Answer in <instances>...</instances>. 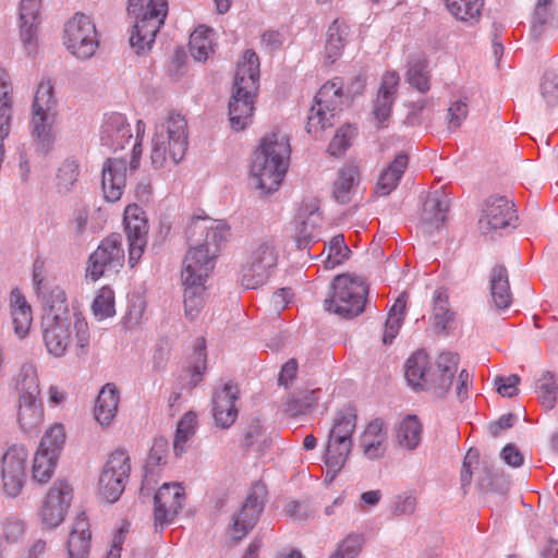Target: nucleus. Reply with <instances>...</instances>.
<instances>
[{
	"instance_id": "39",
	"label": "nucleus",
	"mask_w": 558,
	"mask_h": 558,
	"mask_svg": "<svg viewBox=\"0 0 558 558\" xmlns=\"http://www.w3.org/2000/svg\"><path fill=\"white\" fill-rule=\"evenodd\" d=\"M423 427L415 415L405 416L397 426L396 438L399 447L412 451L422 440Z\"/></svg>"
},
{
	"instance_id": "43",
	"label": "nucleus",
	"mask_w": 558,
	"mask_h": 558,
	"mask_svg": "<svg viewBox=\"0 0 558 558\" xmlns=\"http://www.w3.org/2000/svg\"><path fill=\"white\" fill-rule=\"evenodd\" d=\"M449 12L462 22L477 23L484 5L483 0H445Z\"/></svg>"
},
{
	"instance_id": "7",
	"label": "nucleus",
	"mask_w": 558,
	"mask_h": 558,
	"mask_svg": "<svg viewBox=\"0 0 558 558\" xmlns=\"http://www.w3.org/2000/svg\"><path fill=\"white\" fill-rule=\"evenodd\" d=\"M16 389L20 396L17 423L24 433H33L44 421L38 376L33 365L22 366L16 378Z\"/></svg>"
},
{
	"instance_id": "24",
	"label": "nucleus",
	"mask_w": 558,
	"mask_h": 558,
	"mask_svg": "<svg viewBox=\"0 0 558 558\" xmlns=\"http://www.w3.org/2000/svg\"><path fill=\"white\" fill-rule=\"evenodd\" d=\"M517 219L514 204L511 201L505 196H490L485 203L480 227L484 232L515 228Z\"/></svg>"
},
{
	"instance_id": "5",
	"label": "nucleus",
	"mask_w": 558,
	"mask_h": 558,
	"mask_svg": "<svg viewBox=\"0 0 558 558\" xmlns=\"http://www.w3.org/2000/svg\"><path fill=\"white\" fill-rule=\"evenodd\" d=\"M187 149V123L183 116L171 113L167 121L156 126L151 141L150 159L156 169L168 161L177 165Z\"/></svg>"
},
{
	"instance_id": "34",
	"label": "nucleus",
	"mask_w": 558,
	"mask_h": 558,
	"mask_svg": "<svg viewBox=\"0 0 558 558\" xmlns=\"http://www.w3.org/2000/svg\"><path fill=\"white\" fill-rule=\"evenodd\" d=\"M407 167V155H397L396 158L381 171L375 189L376 194L380 196L389 195L399 184Z\"/></svg>"
},
{
	"instance_id": "32",
	"label": "nucleus",
	"mask_w": 558,
	"mask_h": 558,
	"mask_svg": "<svg viewBox=\"0 0 558 558\" xmlns=\"http://www.w3.org/2000/svg\"><path fill=\"white\" fill-rule=\"evenodd\" d=\"M360 183V171L353 163L344 165L338 172L333 182L332 195L340 204L351 202Z\"/></svg>"
},
{
	"instance_id": "44",
	"label": "nucleus",
	"mask_w": 558,
	"mask_h": 558,
	"mask_svg": "<svg viewBox=\"0 0 558 558\" xmlns=\"http://www.w3.org/2000/svg\"><path fill=\"white\" fill-rule=\"evenodd\" d=\"M197 416L194 412H186L178 422L177 432L173 440V450L175 456H181L187 449V442L196 433Z\"/></svg>"
},
{
	"instance_id": "41",
	"label": "nucleus",
	"mask_w": 558,
	"mask_h": 558,
	"mask_svg": "<svg viewBox=\"0 0 558 558\" xmlns=\"http://www.w3.org/2000/svg\"><path fill=\"white\" fill-rule=\"evenodd\" d=\"M349 36V26L342 20H335L327 32L326 59L333 63L341 54Z\"/></svg>"
},
{
	"instance_id": "57",
	"label": "nucleus",
	"mask_w": 558,
	"mask_h": 558,
	"mask_svg": "<svg viewBox=\"0 0 558 558\" xmlns=\"http://www.w3.org/2000/svg\"><path fill=\"white\" fill-rule=\"evenodd\" d=\"M95 315L102 318L110 317L114 314V298L110 288L100 289L93 303Z\"/></svg>"
},
{
	"instance_id": "14",
	"label": "nucleus",
	"mask_w": 558,
	"mask_h": 558,
	"mask_svg": "<svg viewBox=\"0 0 558 558\" xmlns=\"http://www.w3.org/2000/svg\"><path fill=\"white\" fill-rule=\"evenodd\" d=\"M124 260L122 235L111 233L102 239L97 248L89 255L86 278L95 282L104 276L118 274L123 267Z\"/></svg>"
},
{
	"instance_id": "60",
	"label": "nucleus",
	"mask_w": 558,
	"mask_h": 558,
	"mask_svg": "<svg viewBox=\"0 0 558 558\" xmlns=\"http://www.w3.org/2000/svg\"><path fill=\"white\" fill-rule=\"evenodd\" d=\"M25 533V523L22 519L9 515L3 521V536L10 543L17 542Z\"/></svg>"
},
{
	"instance_id": "27",
	"label": "nucleus",
	"mask_w": 558,
	"mask_h": 558,
	"mask_svg": "<svg viewBox=\"0 0 558 558\" xmlns=\"http://www.w3.org/2000/svg\"><path fill=\"white\" fill-rule=\"evenodd\" d=\"M399 75L396 72H387L381 80L377 97L374 101L373 114L377 125L386 126L389 120L391 109L396 100V94L399 85Z\"/></svg>"
},
{
	"instance_id": "26",
	"label": "nucleus",
	"mask_w": 558,
	"mask_h": 558,
	"mask_svg": "<svg viewBox=\"0 0 558 558\" xmlns=\"http://www.w3.org/2000/svg\"><path fill=\"white\" fill-rule=\"evenodd\" d=\"M238 398L239 388L231 381L215 390L213 395V415L217 425L228 428L235 422L239 414L235 407Z\"/></svg>"
},
{
	"instance_id": "38",
	"label": "nucleus",
	"mask_w": 558,
	"mask_h": 558,
	"mask_svg": "<svg viewBox=\"0 0 558 558\" xmlns=\"http://www.w3.org/2000/svg\"><path fill=\"white\" fill-rule=\"evenodd\" d=\"M12 83L9 73L0 69V138H5L10 133L12 118Z\"/></svg>"
},
{
	"instance_id": "25",
	"label": "nucleus",
	"mask_w": 558,
	"mask_h": 558,
	"mask_svg": "<svg viewBox=\"0 0 558 558\" xmlns=\"http://www.w3.org/2000/svg\"><path fill=\"white\" fill-rule=\"evenodd\" d=\"M99 137L101 145L114 151L123 149L132 138L131 125L125 116L119 112L105 114Z\"/></svg>"
},
{
	"instance_id": "20",
	"label": "nucleus",
	"mask_w": 558,
	"mask_h": 558,
	"mask_svg": "<svg viewBox=\"0 0 558 558\" xmlns=\"http://www.w3.org/2000/svg\"><path fill=\"white\" fill-rule=\"evenodd\" d=\"M266 495L267 490L264 484L256 483L252 486L233 519L231 531L234 539H242L256 525L264 510Z\"/></svg>"
},
{
	"instance_id": "33",
	"label": "nucleus",
	"mask_w": 558,
	"mask_h": 558,
	"mask_svg": "<svg viewBox=\"0 0 558 558\" xmlns=\"http://www.w3.org/2000/svg\"><path fill=\"white\" fill-rule=\"evenodd\" d=\"M119 404V391L113 384H106L100 390L95 405V418L102 426H108L116 417Z\"/></svg>"
},
{
	"instance_id": "28",
	"label": "nucleus",
	"mask_w": 558,
	"mask_h": 558,
	"mask_svg": "<svg viewBox=\"0 0 558 558\" xmlns=\"http://www.w3.org/2000/svg\"><path fill=\"white\" fill-rule=\"evenodd\" d=\"M92 533L85 512L78 513L72 524L66 543L68 558H88Z\"/></svg>"
},
{
	"instance_id": "46",
	"label": "nucleus",
	"mask_w": 558,
	"mask_h": 558,
	"mask_svg": "<svg viewBox=\"0 0 558 558\" xmlns=\"http://www.w3.org/2000/svg\"><path fill=\"white\" fill-rule=\"evenodd\" d=\"M213 31L199 26L190 36V52L191 56L197 61H205L209 57L213 50Z\"/></svg>"
},
{
	"instance_id": "52",
	"label": "nucleus",
	"mask_w": 558,
	"mask_h": 558,
	"mask_svg": "<svg viewBox=\"0 0 558 558\" xmlns=\"http://www.w3.org/2000/svg\"><path fill=\"white\" fill-rule=\"evenodd\" d=\"M538 399L546 410H551L556 404L557 387L554 375L545 373L538 380Z\"/></svg>"
},
{
	"instance_id": "6",
	"label": "nucleus",
	"mask_w": 558,
	"mask_h": 558,
	"mask_svg": "<svg viewBox=\"0 0 558 558\" xmlns=\"http://www.w3.org/2000/svg\"><path fill=\"white\" fill-rule=\"evenodd\" d=\"M128 11L136 17L130 45L136 54L146 53L151 49L155 37L165 23L168 3L166 0H148L144 5L141 0H130Z\"/></svg>"
},
{
	"instance_id": "50",
	"label": "nucleus",
	"mask_w": 558,
	"mask_h": 558,
	"mask_svg": "<svg viewBox=\"0 0 558 558\" xmlns=\"http://www.w3.org/2000/svg\"><path fill=\"white\" fill-rule=\"evenodd\" d=\"M351 448L349 446H342L338 444L327 442L326 453H325V463L327 466V475L332 472L330 480H332L336 474L343 468L345 461L351 452Z\"/></svg>"
},
{
	"instance_id": "55",
	"label": "nucleus",
	"mask_w": 558,
	"mask_h": 558,
	"mask_svg": "<svg viewBox=\"0 0 558 558\" xmlns=\"http://www.w3.org/2000/svg\"><path fill=\"white\" fill-rule=\"evenodd\" d=\"M451 319L452 313L448 307V296L444 291L438 290L434 302V324L440 330H445Z\"/></svg>"
},
{
	"instance_id": "11",
	"label": "nucleus",
	"mask_w": 558,
	"mask_h": 558,
	"mask_svg": "<svg viewBox=\"0 0 558 558\" xmlns=\"http://www.w3.org/2000/svg\"><path fill=\"white\" fill-rule=\"evenodd\" d=\"M44 342L48 352L57 357L63 356L71 344H74L76 355L87 353L89 345V330L85 320V341H81V335L72 318L43 320Z\"/></svg>"
},
{
	"instance_id": "61",
	"label": "nucleus",
	"mask_w": 558,
	"mask_h": 558,
	"mask_svg": "<svg viewBox=\"0 0 558 558\" xmlns=\"http://www.w3.org/2000/svg\"><path fill=\"white\" fill-rule=\"evenodd\" d=\"M468 112L469 107L465 99H458L453 101L448 109L449 126L452 129H458L466 119Z\"/></svg>"
},
{
	"instance_id": "35",
	"label": "nucleus",
	"mask_w": 558,
	"mask_h": 558,
	"mask_svg": "<svg viewBox=\"0 0 558 558\" xmlns=\"http://www.w3.org/2000/svg\"><path fill=\"white\" fill-rule=\"evenodd\" d=\"M490 295L498 310H506L512 303L508 271L505 266L497 265L490 272Z\"/></svg>"
},
{
	"instance_id": "2",
	"label": "nucleus",
	"mask_w": 558,
	"mask_h": 558,
	"mask_svg": "<svg viewBox=\"0 0 558 558\" xmlns=\"http://www.w3.org/2000/svg\"><path fill=\"white\" fill-rule=\"evenodd\" d=\"M230 236V228L222 220L209 217L193 218L186 229L189 250L185 254L183 265L187 266V259L193 257L198 271L210 274L215 267V260L220 254L222 246Z\"/></svg>"
},
{
	"instance_id": "56",
	"label": "nucleus",
	"mask_w": 558,
	"mask_h": 558,
	"mask_svg": "<svg viewBox=\"0 0 558 558\" xmlns=\"http://www.w3.org/2000/svg\"><path fill=\"white\" fill-rule=\"evenodd\" d=\"M65 441V433L62 425H54L49 430L46 432L43 437L39 449H44L45 451H52L53 453L59 456V451L62 445Z\"/></svg>"
},
{
	"instance_id": "13",
	"label": "nucleus",
	"mask_w": 558,
	"mask_h": 558,
	"mask_svg": "<svg viewBox=\"0 0 558 558\" xmlns=\"http://www.w3.org/2000/svg\"><path fill=\"white\" fill-rule=\"evenodd\" d=\"M64 45L77 59L92 58L99 47L98 32L90 16L74 13L64 24Z\"/></svg>"
},
{
	"instance_id": "3",
	"label": "nucleus",
	"mask_w": 558,
	"mask_h": 558,
	"mask_svg": "<svg viewBox=\"0 0 558 558\" xmlns=\"http://www.w3.org/2000/svg\"><path fill=\"white\" fill-rule=\"evenodd\" d=\"M259 59L253 50H246L235 73L229 102L231 128L242 131L252 123L255 98L258 92Z\"/></svg>"
},
{
	"instance_id": "54",
	"label": "nucleus",
	"mask_w": 558,
	"mask_h": 558,
	"mask_svg": "<svg viewBox=\"0 0 558 558\" xmlns=\"http://www.w3.org/2000/svg\"><path fill=\"white\" fill-rule=\"evenodd\" d=\"M355 425L356 414L350 409L342 410L337 414L330 432L339 436H345L347 439H352Z\"/></svg>"
},
{
	"instance_id": "37",
	"label": "nucleus",
	"mask_w": 558,
	"mask_h": 558,
	"mask_svg": "<svg viewBox=\"0 0 558 558\" xmlns=\"http://www.w3.org/2000/svg\"><path fill=\"white\" fill-rule=\"evenodd\" d=\"M10 307L14 331L20 338H23L32 324V310L23 294L16 289L10 294Z\"/></svg>"
},
{
	"instance_id": "47",
	"label": "nucleus",
	"mask_w": 558,
	"mask_h": 558,
	"mask_svg": "<svg viewBox=\"0 0 558 558\" xmlns=\"http://www.w3.org/2000/svg\"><path fill=\"white\" fill-rule=\"evenodd\" d=\"M59 456L44 449L37 450L33 461V480L38 483H47L53 475Z\"/></svg>"
},
{
	"instance_id": "21",
	"label": "nucleus",
	"mask_w": 558,
	"mask_h": 558,
	"mask_svg": "<svg viewBox=\"0 0 558 558\" xmlns=\"http://www.w3.org/2000/svg\"><path fill=\"white\" fill-rule=\"evenodd\" d=\"M38 298L45 308L44 320L72 318L78 324L76 327L82 338L81 341H85V318L74 307H69L65 291L61 287L51 284Z\"/></svg>"
},
{
	"instance_id": "42",
	"label": "nucleus",
	"mask_w": 558,
	"mask_h": 558,
	"mask_svg": "<svg viewBox=\"0 0 558 558\" xmlns=\"http://www.w3.org/2000/svg\"><path fill=\"white\" fill-rule=\"evenodd\" d=\"M407 308V295L400 294L391 306L385 323L383 342L391 344L403 324Z\"/></svg>"
},
{
	"instance_id": "58",
	"label": "nucleus",
	"mask_w": 558,
	"mask_h": 558,
	"mask_svg": "<svg viewBox=\"0 0 558 558\" xmlns=\"http://www.w3.org/2000/svg\"><path fill=\"white\" fill-rule=\"evenodd\" d=\"M362 537L351 534L339 545L336 553L330 558H356L362 547Z\"/></svg>"
},
{
	"instance_id": "15",
	"label": "nucleus",
	"mask_w": 558,
	"mask_h": 558,
	"mask_svg": "<svg viewBox=\"0 0 558 558\" xmlns=\"http://www.w3.org/2000/svg\"><path fill=\"white\" fill-rule=\"evenodd\" d=\"M131 473L128 452L123 449L113 451L99 477V494L107 502H116L124 492Z\"/></svg>"
},
{
	"instance_id": "49",
	"label": "nucleus",
	"mask_w": 558,
	"mask_h": 558,
	"mask_svg": "<svg viewBox=\"0 0 558 558\" xmlns=\"http://www.w3.org/2000/svg\"><path fill=\"white\" fill-rule=\"evenodd\" d=\"M325 250L327 251V256L324 263L325 267L328 269H332L343 264L347 259H349L351 254V251L345 244L344 236L342 234L335 235L325 246Z\"/></svg>"
},
{
	"instance_id": "31",
	"label": "nucleus",
	"mask_w": 558,
	"mask_h": 558,
	"mask_svg": "<svg viewBox=\"0 0 558 558\" xmlns=\"http://www.w3.org/2000/svg\"><path fill=\"white\" fill-rule=\"evenodd\" d=\"M449 199L444 192L428 194L423 205L422 223L430 229H438L446 220Z\"/></svg>"
},
{
	"instance_id": "36",
	"label": "nucleus",
	"mask_w": 558,
	"mask_h": 558,
	"mask_svg": "<svg viewBox=\"0 0 558 558\" xmlns=\"http://www.w3.org/2000/svg\"><path fill=\"white\" fill-rule=\"evenodd\" d=\"M272 444V438L260 420H252L243 429L242 446L250 451L264 453Z\"/></svg>"
},
{
	"instance_id": "12",
	"label": "nucleus",
	"mask_w": 558,
	"mask_h": 558,
	"mask_svg": "<svg viewBox=\"0 0 558 558\" xmlns=\"http://www.w3.org/2000/svg\"><path fill=\"white\" fill-rule=\"evenodd\" d=\"M278 254L271 240H260L247 254L240 271V283L245 289L264 284L277 265Z\"/></svg>"
},
{
	"instance_id": "22",
	"label": "nucleus",
	"mask_w": 558,
	"mask_h": 558,
	"mask_svg": "<svg viewBox=\"0 0 558 558\" xmlns=\"http://www.w3.org/2000/svg\"><path fill=\"white\" fill-rule=\"evenodd\" d=\"M73 498V488L65 481H58L49 489L40 510L43 523L49 527L59 526Z\"/></svg>"
},
{
	"instance_id": "62",
	"label": "nucleus",
	"mask_w": 558,
	"mask_h": 558,
	"mask_svg": "<svg viewBox=\"0 0 558 558\" xmlns=\"http://www.w3.org/2000/svg\"><path fill=\"white\" fill-rule=\"evenodd\" d=\"M417 506L416 497L413 495L398 496L392 505V514L395 517L412 515Z\"/></svg>"
},
{
	"instance_id": "1",
	"label": "nucleus",
	"mask_w": 558,
	"mask_h": 558,
	"mask_svg": "<svg viewBox=\"0 0 558 558\" xmlns=\"http://www.w3.org/2000/svg\"><path fill=\"white\" fill-rule=\"evenodd\" d=\"M290 154L284 133L277 131L262 138L251 166L252 179L258 190L266 194L278 190L288 170Z\"/></svg>"
},
{
	"instance_id": "53",
	"label": "nucleus",
	"mask_w": 558,
	"mask_h": 558,
	"mask_svg": "<svg viewBox=\"0 0 558 558\" xmlns=\"http://www.w3.org/2000/svg\"><path fill=\"white\" fill-rule=\"evenodd\" d=\"M80 170L78 163L74 159H65L57 173V184L60 190L70 191L77 181Z\"/></svg>"
},
{
	"instance_id": "64",
	"label": "nucleus",
	"mask_w": 558,
	"mask_h": 558,
	"mask_svg": "<svg viewBox=\"0 0 558 558\" xmlns=\"http://www.w3.org/2000/svg\"><path fill=\"white\" fill-rule=\"evenodd\" d=\"M352 135L353 130L350 126L339 129L336 136L329 144L330 154L340 155L343 153L350 146Z\"/></svg>"
},
{
	"instance_id": "51",
	"label": "nucleus",
	"mask_w": 558,
	"mask_h": 558,
	"mask_svg": "<svg viewBox=\"0 0 558 558\" xmlns=\"http://www.w3.org/2000/svg\"><path fill=\"white\" fill-rule=\"evenodd\" d=\"M553 4V0H538L534 10L532 25H531V34L534 38H538L543 32L544 27L547 24H550L553 21L550 14V7Z\"/></svg>"
},
{
	"instance_id": "23",
	"label": "nucleus",
	"mask_w": 558,
	"mask_h": 558,
	"mask_svg": "<svg viewBox=\"0 0 558 558\" xmlns=\"http://www.w3.org/2000/svg\"><path fill=\"white\" fill-rule=\"evenodd\" d=\"M193 257L190 256L187 259V266L183 265L181 272L182 282L184 284V308L185 314L191 319H194L201 312L204 305V291L205 280L209 274L198 271V268H194L192 263Z\"/></svg>"
},
{
	"instance_id": "45",
	"label": "nucleus",
	"mask_w": 558,
	"mask_h": 558,
	"mask_svg": "<svg viewBox=\"0 0 558 558\" xmlns=\"http://www.w3.org/2000/svg\"><path fill=\"white\" fill-rule=\"evenodd\" d=\"M320 390H311L301 392L298 396L290 397L283 403V412L291 417L306 414L312 411L319 400Z\"/></svg>"
},
{
	"instance_id": "59",
	"label": "nucleus",
	"mask_w": 558,
	"mask_h": 558,
	"mask_svg": "<svg viewBox=\"0 0 558 558\" xmlns=\"http://www.w3.org/2000/svg\"><path fill=\"white\" fill-rule=\"evenodd\" d=\"M541 93L549 106L558 102V75L554 72H546L541 83Z\"/></svg>"
},
{
	"instance_id": "30",
	"label": "nucleus",
	"mask_w": 558,
	"mask_h": 558,
	"mask_svg": "<svg viewBox=\"0 0 558 558\" xmlns=\"http://www.w3.org/2000/svg\"><path fill=\"white\" fill-rule=\"evenodd\" d=\"M322 215L318 208L311 211H300L295 220L294 239L300 250L306 248L314 243L319 235Z\"/></svg>"
},
{
	"instance_id": "40",
	"label": "nucleus",
	"mask_w": 558,
	"mask_h": 558,
	"mask_svg": "<svg viewBox=\"0 0 558 558\" xmlns=\"http://www.w3.org/2000/svg\"><path fill=\"white\" fill-rule=\"evenodd\" d=\"M407 80L409 84L421 93H426L429 85L428 61L423 53L410 57L408 61Z\"/></svg>"
},
{
	"instance_id": "17",
	"label": "nucleus",
	"mask_w": 558,
	"mask_h": 558,
	"mask_svg": "<svg viewBox=\"0 0 558 558\" xmlns=\"http://www.w3.org/2000/svg\"><path fill=\"white\" fill-rule=\"evenodd\" d=\"M28 452L22 445H12L2 454L0 475L2 488L7 496L16 497L21 494L26 481V461Z\"/></svg>"
},
{
	"instance_id": "29",
	"label": "nucleus",
	"mask_w": 558,
	"mask_h": 558,
	"mask_svg": "<svg viewBox=\"0 0 558 558\" xmlns=\"http://www.w3.org/2000/svg\"><path fill=\"white\" fill-rule=\"evenodd\" d=\"M360 447L369 460L384 457L387 450V433L383 420L375 418L368 423L361 435Z\"/></svg>"
},
{
	"instance_id": "19",
	"label": "nucleus",
	"mask_w": 558,
	"mask_h": 558,
	"mask_svg": "<svg viewBox=\"0 0 558 558\" xmlns=\"http://www.w3.org/2000/svg\"><path fill=\"white\" fill-rule=\"evenodd\" d=\"M124 225L129 242V264L133 268L141 259L149 230L145 211L136 204H130L124 209Z\"/></svg>"
},
{
	"instance_id": "48",
	"label": "nucleus",
	"mask_w": 558,
	"mask_h": 558,
	"mask_svg": "<svg viewBox=\"0 0 558 558\" xmlns=\"http://www.w3.org/2000/svg\"><path fill=\"white\" fill-rule=\"evenodd\" d=\"M206 341L205 338L199 337L195 341L192 365L187 369V374L190 375L187 386L191 389L202 381L203 375L206 371Z\"/></svg>"
},
{
	"instance_id": "63",
	"label": "nucleus",
	"mask_w": 558,
	"mask_h": 558,
	"mask_svg": "<svg viewBox=\"0 0 558 558\" xmlns=\"http://www.w3.org/2000/svg\"><path fill=\"white\" fill-rule=\"evenodd\" d=\"M520 383V377L515 374L509 375L507 377L498 376L495 379V384L497 385V391L502 397H514L518 395V385Z\"/></svg>"
},
{
	"instance_id": "16",
	"label": "nucleus",
	"mask_w": 558,
	"mask_h": 558,
	"mask_svg": "<svg viewBox=\"0 0 558 558\" xmlns=\"http://www.w3.org/2000/svg\"><path fill=\"white\" fill-rule=\"evenodd\" d=\"M141 154V144L136 143L132 150L129 167L128 161L123 158H109L104 163L101 187L107 202L116 203L122 197L126 185L128 171L132 172L138 168Z\"/></svg>"
},
{
	"instance_id": "4",
	"label": "nucleus",
	"mask_w": 558,
	"mask_h": 558,
	"mask_svg": "<svg viewBox=\"0 0 558 558\" xmlns=\"http://www.w3.org/2000/svg\"><path fill=\"white\" fill-rule=\"evenodd\" d=\"M458 365V354L442 352L437 359L436 368L432 371L427 353L417 351L407 361L405 378L414 388L433 390L437 397H444L452 385Z\"/></svg>"
},
{
	"instance_id": "9",
	"label": "nucleus",
	"mask_w": 558,
	"mask_h": 558,
	"mask_svg": "<svg viewBox=\"0 0 558 558\" xmlns=\"http://www.w3.org/2000/svg\"><path fill=\"white\" fill-rule=\"evenodd\" d=\"M56 106L57 99L51 81L41 80L37 86L32 104L31 124L37 146L44 153L49 151L54 142L52 122Z\"/></svg>"
},
{
	"instance_id": "10",
	"label": "nucleus",
	"mask_w": 558,
	"mask_h": 558,
	"mask_svg": "<svg viewBox=\"0 0 558 558\" xmlns=\"http://www.w3.org/2000/svg\"><path fill=\"white\" fill-rule=\"evenodd\" d=\"M331 290V296L325 301L328 311L347 318L355 317L364 311L368 287L363 278L337 276Z\"/></svg>"
},
{
	"instance_id": "8",
	"label": "nucleus",
	"mask_w": 558,
	"mask_h": 558,
	"mask_svg": "<svg viewBox=\"0 0 558 558\" xmlns=\"http://www.w3.org/2000/svg\"><path fill=\"white\" fill-rule=\"evenodd\" d=\"M344 93L341 78L335 77L324 84L317 92L310 109L306 130L317 137L323 131L333 126L335 118L341 110Z\"/></svg>"
},
{
	"instance_id": "18",
	"label": "nucleus",
	"mask_w": 558,
	"mask_h": 558,
	"mask_svg": "<svg viewBox=\"0 0 558 558\" xmlns=\"http://www.w3.org/2000/svg\"><path fill=\"white\" fill-rule=\"evenodd\" d=\"M185 493L178 483H165L154 497V526L161 532L170 525L183 509Z\"/></svg>"
}]
</instances>
